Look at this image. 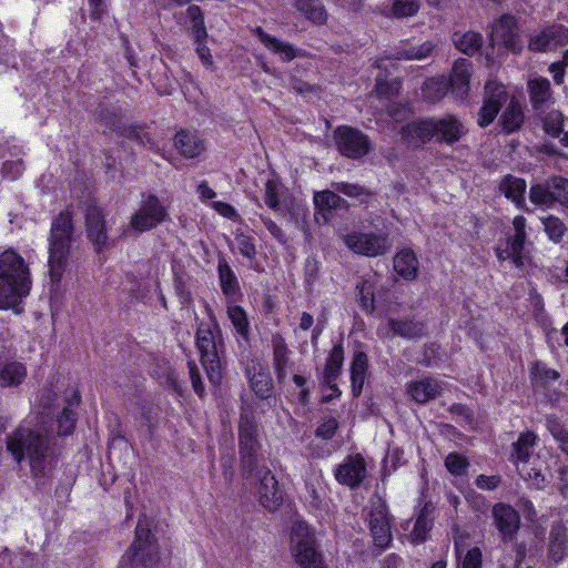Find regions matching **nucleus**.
<instances>
[{"mask_svg":"<svg viewBox=\"0 0 568 568\" xmlns=\"http://www.w3.org/2000/svg\"><path fill=\"white\" fill-rule=\"evenodd\" d=\"M32 286L30 270L24 258L13 248L0 253V310L19 314L20 305Z\"/></svg>","mask_w":568,"mask_h":568,"instance_id":"obj_1","label":"nucleus"},{"mask_svg":"<svg viewBox=\"0 0 568 568\" xmlns=\"http://www.w3.org/2000/svg\"><path fill=\"white\" fill-rule=\"evenodd\" d=\"M6 446L18 464L29 458L34 477L44 476L52 466L50 436L38 428L20 425L7 436Z\"/></svg>","mask_w":568,"mask_h":568,"instance_id":"obj_2","label":"nucleus"},{"mask_svg":"<svg viewBox=\"0 0 568 568\" xmlns=\"http://www.w3.org/2000/svg\"><path fill=\"white\" fill-rule=\"evenodd\" d=\"M505 103L507 106L500 115L503 129L506 132L519 129L524 122L521 103L515 97L509 99L505 87L495 80H488L485 84V97L477 114V124L480 128L491 124Z\"/></svg>","mask_w":568,"mask_h":568,"instance_id":"obj_3","label":"nucleus"},{"mask_svg":"<svg viewBox=\"0 0 568 568\" xmlns=\"http://www.w3.org/2000/svg\"><path fill=\"white\" fill-rule=\"evenodd\" d=\"M467 132L465 125L454 115L412 122L403 126L402 135L407 143L418 145L433 138L447 144L456 143Z\"/></svg>","mask_w":568,"mask_h":568,"instance_id":"obj_4","label":"nucleus"},{"mask_svg":"<svg viewBox=\"0 0 568 568\" xmlns=\"http://www.w3.org/2000/svg\"><path fill=\"white\" fill-rule=\"evenodd\" d=\"M73 239L72 217L69 212H62L52 222L49 239V273L52 282L61 280Z\"/></svg>","mask_w":568,"mask_h":568,"instance_id":"obj_5","label":"nucleus"},{"mask_svg":"<svg viewBox=\"0 0 568 568\" xmlns=\"http://www.w3.org/2000/svg\"><path fill=\"white\" fill-rule=\"evenodd\" d=\"M159 560V547L149 527L139 520L135 528V539L130 549L123 555L121 568H153Z\"/></svg>","mask_w":568,"mask_h":568,"instance_id":"obj_6","label":"nucleus"},{"mask_svg":"<svg viewBox=\"0 0 568 568\" xmlns=\"http://www.w3.org/2000/svg\"><path fill=\"white\" fill-rule=\"evenodd\" d=\"M196 346L210 382L219 384L222 378L220 353L223 343L217 327L212 329L209 325L201 324L196 334Z\"/></svg>","mask_w":568,"mask_h":568,"instance_id":"obj_7","label":"nucleus"},{"mask_svg":"<svg viewBox=\"0 0 568 568\" xmlns=\"http://www.w3.org/2000/svg\"><path fill=\"white\" fill-rule=\"evenodd\" d=\"M292 554L301 568H325L316 550L315 536L305 521H296L291 534Z\"/></svg>","mask_w":568,"mask_h":568,"instance_id":"obj_8","label":"nucleus"},{"mask_svg":"<svg viewBox=\"0 0 568 568\" xmlns=\"http://www.w3.org/2000/svg\"><path fill=\"white\" fill-rule=\"evenodd\" d=\"M169 219L166 207L158 196L148 195L141 201L139 209L131 215L130 223L123 235L133 236L155 229Z\"/></svg>","mask_w":568,"mask_h":568,"instance_id":"obj_9","label":"nucleus"},{"mask_svg":"<svg viewBox=\"0 0 568 568\" xmlns=\"http://www.w3.org/2000/svg\"><path fill=\"white\" fill-rule=\"evenodd\" d=\"M345 245L354 253L368 257L386 254L392 243L386 234L353 231L343 239Z\"/></svg>","mask_w":568,"mask_h":568,"instance_id":"obj_10","label":"nucleus"},{"mask_svg":"<svg viewBox=\"0 0 568 568\" xmlns=\"http://www.w3.org/2000/svg\"><path fill=\"white\" fill-rule=\"evenodd\" d=\"M515 234L506 240L504 245L496 247V255L499 261L511 260L514 265L523 270L527 263V256L524 253V244L526 241V219L521 215L513 220Z\"/></svg>","mask_w":568,"mask_h":568,"instance_id":"obj_11","label":"nucleus"},{"mask_svg":"<svg viewBox=\"0 0 568 568\" xmlns=\"http://www.w3.org/2000/svg\"><path fill=\"white\" fill-rule=\"evenodd\" d=\"M334 140L338 151L347 158L359 159L369 152L368 138L357 129L342 125L334 131Z\"/></svg>","mask_w":568,"mask_h":568,"instance_id":"obj_12","label":"nucleus"},{"mask_svg":"<svg viewBox=\"0 0 568 568\" xmlns=\"http://www.w3.org/2000/svg\"><path fill=\"white\" fill-rule=\"evenodd\" d=\"M87 237L99 254L110 248L105 214L97 205H89L85 213Z\"/></svg>","mask_w":568,"mask_h":568,"instance_id":"obj_13","label":"nucleus"},{"mask_svg":"<svg viewBox=\"0 0 568 568\" xmlns=\"http://www.w3.org/2000/svg\"><path fill=\"white\" fill-rule=\"evenodd\" d=\"M368 524L375 545L386 548L392 541V531L387 507L383 500L377 499L372 504Z\"/></svg>","mask_w":568,"mask_h":568,"instance_id":"obj_14","label":"nucleus"},{"mask_svg":"<svg viewBox=\"0 0 568 568\" xmlns=\"http://www.w3.org/2000/svg\"><path fill=\"white\" fill-rule=\"evenodd\" d=\"M567 43L568 28L564 24H552L532 34L528 48L535 52H547Z\"/></svg>","mask_w":568,"mask_h":568,"instance_id":"obj_15","label":"nucleus"},{"mask_svg":"<svg viewBox=\"0 0 568 568\" xmlns=\"http://www.w3.org/2000/svg\"><path fill=\"white\" fill-rule=\"evenodd\" d=\"M366 475L365 459L358 454L347 456L335 469L336 480L349 488L358 487Z\"/></svg>","mask_w":568,"mask_h":568,"instance_id":"obj_16","label":"nucleus"},{"mask_svg":"<svg viewBox=\"0 0 568 568\" xmlns=\"http://www.w3.org/2000/svg\"><path fill=\"white\" fill-rule=\"evenodd\" d=\"M491 517L501 538L513 540L520 527V516L510 505L498 503L493 506Z\"/></svg>","mask_w":568,"mask_h":568,"instance_id":"obj_17","label":"nucleus"},{"mask_svg":"<svg viewBox=\"0 0 568 568\" xmlns=\"http://www.w3.org/2000/svg\"><path fill=\"white\" fill-rule=\"evenodd\" d=\"M490 38L494 44H503L513 52H519L523 48L516 32V20L511 16H503L493 24Z\"/></svg>","mask_w":568,"mask_h":568,"instance_id":"obj_18","label":"nucleus"},{"mask_svg":"<svg viewBox=\"0 0 568 568\" xmlns=\"http://www.w3.org/2000/svg\"><path fill=\"white\" fill-rule=\"evenodd\" d=\"M257 496L261 505L270 511L276 510L282 505L283 495L278 488V481L270 470H265L260 478Z\"/></svg>","mask_w":568,"mask_h":568,"instance_id":"obj_19","label":"nucleus"},{"mask_svg":"<svg viewBox=\"0 0 568 568\" xmlns=\"http://www.w3.org/2000/svg\"><path fill=\"white\" fill-rule=\"evenodd\" d=\"M240 452L242 457L252 458L258 450L257 427L248 415H242L240 419Z\"/></svg>","mask_w":568,"mask_h":568,"instance_id":"obj_20","label":"nucleus"},{"mask_svg":"<svg viewBox=\"0 0 568 568\" xmlns=\"http://www.w3.org/2000/svg\"><path fill=\"white\" fill-rule=\"evenodd\" d=\"M442 383L434 378H425L408 383L407 393L418 404H425L434 399L442 392Z\"/></svg>","mask_w":568,"mask_h":568,"instance_id":"obj_21","label":"nucleus"},{"mask_svg":"<svg viewBox=\"0 0 568 568\" xmlns=\"http://www.w3.org/2000/svg\"><path fill=\"white\" fill-rule=\"evenodd\" d=\"M471 75V63L466 59H458L453 67L450 74V87L453 92L460 98L467 97L469 79Z\"/></svg>","mask_w":568,"mask_h":568,"instance_id":"obj_22","label":"nucleus"},{"mask_svg":"<svg viewBox=\"0 0 568 568\" xmlns=\"http://www.w3.org/2000/svg\"><path fill=\"white\" fill-rule=\"evenodd\" d=\"M528 93L532 108L544 109L551 100L550 81L544 77H536L528 81Z\"/></svg>","mask_w":568,"mask_h":568,"instance_id":"obj_23","label":"nucleus"},{"mask_svg":"<svg viewBox=\"0 0 568 568\" xmlns=\"http://www.w3.org/2000/svg\"><path fill=\"white\" fill-rule=\"evenodd\" d=\"M255 34L270 51L277 54L284 62L292 61L298 55L297 50L291 43L278 40L260 27L255 29Z\"/></svg>","mask_w":568,"mask_h":568,"instance_id":"obj_24","label":"nucleus"},{"mask_svg":"<svg viewBox=\"0 0 568 568\" xmlns=\"http://www.w3.org/2000/svg\"><path fill=\"white\" fill-rule=\"evenodd\" d=\"M285 193L286 189L280 181L275 179L268 180L264 186V202L267 207L282 214L288 209Z\"/></svg>","mask_w":568,"mask_h":568,"instance_id":"obj_25","label":"nucleus"},{"mask_svg":"<svg viewBox=\"0 0 568 568\" xmlns=\"http://www.w3.org/2000/svg\"><path fill=\"white\" fill-rule=\"evenodd\" d=\"M394 270L406 280H413L417 275L418 260L409 248L399 251L394 257Z\"/></svg>","mask_w":568,"mask_h":568,"instance_id":"obj_26","label":"nucleus"},{"mask_svg":"<svg viewBox=\"0 0 568 568\" xmlns=\"http://www.w3.org/2000/svg\"><path fill=\"white\" fill-rule=\"evenodd\" d=\"M388 326L393 335L405 338H418L426 332L425 324L416 320H389Z\"/></svg>","mask_w":568,"mask_h":568,"instance_id":"obj_27","label":"nucleus"},{"mask_svg":"<svg viewBox=\"0 0 568 568\" xmlns=\"http://www.w3.org/2000/svg\"><path fill=\"white\" fill-rule=\"evenodd\" d=\"M526 182L520 178L507 175L500 182L499 190L505 196L511 200L518 207L525 205Z\"/></svg>","mask_w":568,"mask_h":568,"instance_id":"obj_28","label":"nucleus"},{"mask_svg":"<svg viewBox=\"0 0 568 568\" xmlns=\"http://www.w3.org/2000/svg\"><path fill=\"white\" fill-rule=\"evenodd\" d=\"M174 145L182 155L190 159L197 156L204 150L203 142L195 134L186 131L176 133Z\"/></svg>","mask_w":568,"mask_h":568,"instance_id":"obj_29","label":"nucleus"},{"mask_svg":"<svg viewBox=\"0 0 568 568\" xmlns=\"http://www.w3.org/2000/svg\"><path fill=\"white\" fill-rule=\"evenodd\" d=\"M453 43L460 52L473 55L483 45V37L475 31L454 32L452 37Z\"/></svg>","mask_w":568,"mask_h":568,"instance_id":"obj_30","label":"nucleus"},{"mask_svg":"<svg viewBox=\"0 0 568 568\" xmlns=\"http://www.w3.org/2000/svg\"><path fill=\"white\" fill-rule=\"evenodd\" d=\"M27 376V368L20 362H7L0 365V385L3 387L17 386Z\"/></svg>","mask_w":568,"mask_h":568,"instance_id":"obj_31","label":"nucleus"},{"mask_svg":"<svg viewBox=\"0 0 568 568\" xmlns=\"http://www.w3.org/2000/svg\"><path fill=\"white\" fill-rule=\"evenodd\" d=\"M295 9L313 23L323 24L327 13L320 0H294Z\"/></svg>","mask_w":568,"mask_h":568,"instance_id":"obj_32","label":"nucleus"},{"mask_svg":"<svg viewBox=\"0 0 568 568\" xmlns=\"http://www.w3.org/2000/svg\"><path fill=\"white\" fill-rule=\"evenodd\" d=\"M432 513L433 509L428 505H425L418 513L409 535L413 542H422L426 540L427 535L433 527Z\"/></svg>","mask_w":568,"mask_h":568,"instance_id":"obj_33","label":"nucleus"},{"mask_svg":"<svg viewBox=\"0 0 568 568\" xmlns=\"http://www.w3.org/2000/svg\"><path fill=\"white\" fill-rule=\"evenodd\" d=\"M566 528L562 524L556 523L551 526L549 534V556L555 562H559L566 552Z\"/></svg>","mask_w":568,"mask_h":568,"instance_id":"obj_34","label":"nucleus"},{"mask_svg":"<svg viewBox=\"0 0 568 568\" xmlns=\"http://www.w3.org/2000/svg\"><path fill=\"white\" fill-rule=\"evenodd\" d=\"M367 366V356L364 353H358L354 356L351 366L352 392L354 396H359L363 390Z\"/></svg>","mask_w":568,"mask_h":568,"instance_id":"obj_35","label":"nucleus"},{"mask_svg":"<svg viewBox=\"0 0 568 568\" xmlns=\"http://www.w3.org/2000/svg\"><path fill=\"white\" fill-rule=\"evenodd\" d=\"M536 436L531 432L524 433L514 444L513 460L517 464L526 465L531 456V449L535 446Z\"/></svg>","mask_w":568,"mask_h":568,"instance_id":"obj_36","label":"nucleus"},{"mask_svg":"<svg viewBox=\"0 0 568 568\" xmlns=\"http://www.w3.org/2000/svg\"><path fill=\"white\" fill-rule=\"evenodd\" d=\"M436 44L432 41H425L419 44H409L398 50L395 54L397 60H423L432 54Z\"/></svg>","mask_w":568,"mask_h":568,"instance_id":"obj_37","label":"nucleus"},{"mask_svg":"<svg viewBox=\"0 0 568 568\" xmlns=\"http://www.w3.org/2000/svg\"><path fill=\"white\" fill-rule=\"evenodd\" d=\"M226 313H227V317L231 321L235 332L241 337L246 339L248 336L250 324H248V318H247L245 311L237 305L230 304V305H227Z\"/></svg>","mask_w":568,"mask_h":568,"instance_id":"obj_38","label":"nucleus"},{"mask_svg":"<svg viewBox=\"0 0 568 568\" xmlns=\"http://www.w3.org/2000/svg\"><path fill=\"white\" fill-rule=\"evenodd\" d=\"M219 277L221 283V288L226 296H234L239 293V282L237 278L226 262L219 263Z\"/></svg>","mask_w":568,"mask_h":568,"instance_id":"obj_39","label":"nucleus"},{"mask_svg":"<svg viewBox=\"0 0 568 568\" xmlns=\"http://www.w3.org/2000/svg\"><path fill=\"white\" fill-rule=\"evenodd\" d=\"M344 362V349L342 345H335L325 365V381L329 384L336 379Z\"/></svg>","mask_w":568,"mask_h":568,"instance_id":"obj_40","label":"nucleus"},{"mask_svg":"<svg viewBox=\"0 0 568 568\" xmlns=\"http://www.w3.org/2000/svg\"><path fill=\"white\" fill-rule=\"evenodd\" d=\"M375 281L372 278L363 280L357 284L358 302L366 313L375 310Z\"/></svg>","mask_w":568,"mask_h":568,"instance_id":"obj_41","label":"nucleus"},{"mask_svg":"<svg viewBox=\"0 0 568 568\" xmlns=\"http://www.w3.org/2000/svg\"><path fill=\"white\" fill-rule=\"evenodd\" d=\"M529 199L532 203L546 207L554 205V194L550 187V179L544 184H536L530 187Z\"/></svg>","mask_w":568,"mask_h":568,"instance_id":"obj_42","label":"nucleus"},{"mask_svg":"<svg viewBox=\"0 0 568 568\" xmlns=\"http://www.w3.org/2000/svg\"><path fill=\"white\" fill-rule=\"evenodd\" d=\"M287 347L285 346L284 342L282 339H277L274 343V353H273V359H274V367L277 375V379L280 382H284L286 378L287 372L286 367L288 365V357H287Z\"/></svg>","mask_w":568,"mask_h":568,"instance_id":"obj_43","label":"nucleus"},{"mask_svg":"<svg viewBox=\"0 0 568 568\" xmlns=\"http://www.w3.org/2000/svg\"><path fill=\"white\" fill-rule=\"evenodd\" d=\"M186 14L192 23V34L194 42L204 41L207 37V32L204 26V17L202 10L197 6H191L186 10Z\"/></svg>","mask_w":568,"mask_h":568,"instance_id":"obj_44","label":"nucleus"},{"mask_svg":"<svg viewBox=\"0 0 568 568\" xmlns=\"http://www.w3.org/2000/svg\"><path fill=\"white\" fill-rule=\"evenodd\" d=\"M314 203L318 210H336L342 206V197L333 191L326 190L314 194Z\"/></svg>","mask_w":568,"mask_h":568,"instance_id":"obj_45","label":"nucleus"},{"mask_svg":"<svg viewBox=\"0 0 568 568\" xmlns=\"http://www.w3.org/2000/svg\"><path fill=\"white\" fill-rule=\"evenodd\" d=\"M448 90V84L444 79L427 80L423 88L425 99L434 102L442 99Z\"/></svg>","mask_w":568,"mask_h":568,"instance_id":"obj_46","label":"nucleus"},{"mask_svg":"<svg viewBox=\"0 0 568 568\" xmlns=\"http://www.w3.org/2000/svg\"><path fill=\"white\" fill-rule=\"evenodd\" d=\"M250 381H251V388L258 397H261V398L270 397V395L272 393V388H273V383H272V378L270 377L268 374H266L264 372H260L257 374H254Z\"/></svg>","mask_w":568,"mask_h":568,"instance_id":"obj_47","label":"nucleus"},{"mask_svg":"<svg viewBox=\"0 0 568 568\" xmlns=\"http://www.w3.org/2000/svg\"><path fill=\"white\" fill-rule=\"evenodd\" d=\"M455 548L457 556L459 557L462 568H481V550L478 547H474L466 551L464 556L460 545L456 541Z\"/></svg>","mask_w":568,"mask_h":568,"instance_id":"obj_48","label":"nucleus"},{"mask_svg":"<svg viewBox=\"0 0 568 568\" xmlns=\"http://www.w3.org/2000/svg\"><path fill=\"white\" fill-rule=\"evenodd\" d=\"M542 224L545 227V232L547 233L549 240H551L555 243H558L561 241L564 234L566 233V225L562 223V221L559 217L556 216H547L542 219Z\"/></svg>","mask_w":568,"mask_h":568,"instance_id":"obj_49","label":"nucleus"},{"mask_svg":"<svg viewBox=\"0 0 568 568\" xmlns=\"http://www.w3.org/2000/svg\"><path fill=\"white\" fill-rule=\"evenodd\" d=\"M419 7L418 0H394L390 11L395 18H408L415 16Z\"/></svg>","mask_w":568,"mask_h":568,"instance_id":"obj_50","label":"nucleus"},{"mask_svg":"<svg viewBox=\"0 0 568 568\" xmlns=\"http://www.w3.org/2000/svg\"><path fill=\"white\" fill-rule=\"evenodd\" d=\"M547 428L559 444L561 452L568 455V432L560 426L556 417L547 418Z\"/></svg>","mask_w":568,"mask_h":568,"instance_id":"obj_51","label":"nucleus"},{"mask_svg":"<svg viewBox=\"0 0 568 568\" xmlns=\"http://www.w3.org/2000/svg\"><path fill=\"white\" fill-rule=\"evenodd\" d=\"M445 466L447 470L455 476H462L467 473L469 463L466 457L457 453H450L445 458Z\"/></svg>","mask_w":568,"mask_h":568,"instance_id":"obj_52","label":"nucleus"},{"mask_svg":"<svg viewBox=\"0 0 568 568\" xmlns=\"http://www.w3.org/2000/svg\"><path fill=\"white\" fill-rule=\"evenodd\" d=\"M550 187L552 189L554 203L558 202L562 205H568V179L551 178Z\"/></svg>","mask_w":568,"mask_h":568,"instance_id":"obj_53","label":"nucleus"},{"mask_svg":"<svg viewBox=\"0 0 568 568\" xmlns=\"http://www.w3.org/2000/svg\"><path fill=\"white\" fill-rule=\"evenodd\" d=\"M77 416L72 408L64 407L61 415L58 417V432L59 435L65 436L72 433L75 426Z\"/></svg>","mask_w":568,"mask_h":568,"instance_id":"obj_54","label":"nucleus"},{"mask_svg":"<svg viewBox=\"0 0 568 568\" xmlns=\"http://www.w3.org/2000/svg\"><path fill=\"white\" fill-rule=\"evenodd\" d=\"M235 245L239 252L250 261L256 256V247L254 239L245 234H237L235 237Z\"/></svg>","mask_w":568,"mask_h":568,"instance_id":"obj_55","label":"nucleus"},{"mask_svg":"<svg viewBox=\"0 0 568 568\" xmlns=\"http://www.w3.org/2000/svg\"><path fill=\"white\" fill-rule=\"evenodd\" d=\"M545 131L551 135H559L564 129V115L559 111L549 112L544 121Z\"/></svg>","mask_w":568,"mask_h":568,"instance_id":"obj_56","label":"nucleus"},{"mask_svg":"<svg viewBox=\"0 0 568 568\" xmlns=\"http://www.w3.org/2000/svg\"><path fill=\"white\" fill-rule=\"evenodd\" d=\"M517 470H518L519 475L525 480L530 481L531 486H534L537 489L544 488L546 479L539 469H536V468L527 469L526 465H523V466L518 465Z\"/></svg>","mask_w":568,"mask_h":568,"instance_id":"obj_57","label":"nucleus"},{"mask_svg":"<svg viewBox=\"0 0 568 568\" xmlns=\"http://www.w3.org/2000/svg\"><path fill=\"white\" fill-rule=\"evenodd\" d=\"M23 163L21 160L7 161L2 165V173L11 180H16L21 176L23 172Z\"/></svg>","mask_w":568,"mask_h":568,"instance_id":"obj_58","label":"nucleus"},{"mask_svg":"<svg viewBox=\"0 0 568 568\" xmlns=\"http://www.w3.org/2000/svg\"><path fill=\"white\" fill-rule=\"evenodd\" d=\"M187 366L193 389L199 396L202 397L204 394V385L202 383L200 371L194 362H189Z\"/></svg>","mask_w":568,"mask_h":568,"instance_id":"obj_59","label":"nucleus"},{"mask_svg":"<svg viewBox=\"0 0 568 568\" xmlns=\"http://www.w3.org/2000/svg\"><path fill=\"white\" fill-rule=\"evenodd\" d=\"M195 43V51L201 60L202 64L207 68H213V57L211 54L210 49L205 45L204 41H196Z\"/></svg>","mask_w":568,"mask_h":568,"instance_id":"obj_60","label":"nucleus"},{"mask_svg":"<svg viewBox=\"0 0 568 568\" xmlns=\"http://www.w3.org/2000/svg\"><path fill=\"white\" fill-rule=\"evenodd\" d=\"M499 484H500L499 476L479 475L476 478L477 487L480 489H484V490H494L499 486Z\"/></svg>","mask_w":568,"mask_h":568,"instance_id":"obj_61","label":"nucleus"},{"mask_svg":"<svg viewBox=\"0 0 568 568\" xmlns=\"http://www.w3.org/2000/svg\"><path fill=\"white\" fill-rule=\"evenodd\" d=\"M337 422L335 419H328L316 429V435L324 439H329L335 434Z\"/></svg>","mask_w":568,"mask_h":568,"instance_id":"obj_62","label":"nucleus"},{"mask_svg":"<svg viewBox=\"0 0 568 568\" xmlns=\"http://www.w3.org/2000/svg\"><path fill=\"white\" fill-rule=\"evenodd\" d=\"M336 190L351 197H358L364 194V189L356 184L338 183Z\"/></svg>","mask_w":568,"mask_h":568,"instance_id":"obj_63","label":"nucleus"},{"mask_svg":"<svg viewBox=\"0 0 568 568\" xmlns=\"http://www.w3.org/2000/svg\"><path fill=\"white\" fill-rule=\"evenodd\" d=\"M263 224L267 229V231L272 234L274 239H276L278 242L284 243L285 242V235L282 229L271 219L268 217H262Z\"/></svg>","mask_w":568,"mask_h":568,"instance_id":"obj_64","label":"nucleus"}]
</instances>
